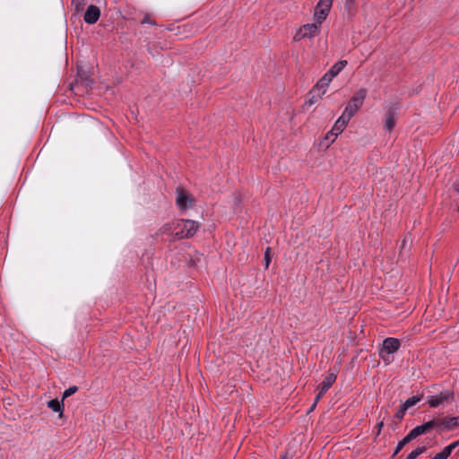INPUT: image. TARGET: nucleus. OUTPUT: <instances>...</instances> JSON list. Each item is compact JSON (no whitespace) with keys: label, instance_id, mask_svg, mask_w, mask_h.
Segmentation results:
<instances>
[{"label":"nucleus","instance_id":"7","mask_svg":"<svg viewBox=\"0 0 459 459\" xmlns=\"http://www.w3.org/2000/svg\"><path fill=\"white\" fill-rule=\"evenodd\" d=\"M401 346V342L397 338L387 337L383 341L382 348L379 351V356L384 360H386L385 356L394 354Z\"/></svg>","mask_w":459,"mask_h":459},{"label":"nucleus","instance_id":"10","mask_svg":"<svg viewBox=\"0 0 459 459\" xmlns=\"http://www.w3.org/2000/svg\"><path fill=\"white\" fill-rule=\"evenodd\" d=\"M331 82L332 80L324 74L323 77L313 87L310 93L318 94L319 98H323V96L326 93Z\"/></svg>","mask_w":459,"mask_h":459},{"label":"nucleus","instance_id":"15","mask_svg":"<svg viewBox=\"0 0 459 459\" xmlns=\"http://www.w3.org/2000/svg\"><path fill=\"white\" fill-rule=\"evenodd\" d=\"M336 378L337 376L334 372H328L319 386L321 394H325L335 382Z\"/></svg>","mask_w":459,"mask_h":459},{"label":"nucleus","instance_id":"30","mask_svg":"<svg viewBox=\"0 0 459 459\" xmlns=\"http://www.w3.org/2000/svg\"><path fill=\"white\" fill-rule=\"evenodd\" d=\"M316 403H315V402H314L313 405L311 406L310 411L314 410V408L316 407Z\"/></svg>","mask_w":459,"mask_h":459},{"label":"nucleus","instance_id":"26","mask_svg":"<svg viewBox=\"0 0 459 459\" xmlns=\"http://www.w3.org/2000/svg\"><path fill=\"white\" fill-rule=\"evenodd\" d=\"M142 24H145V23H148V24H151V25H155L156 23L150 18V16L147 14L143 17V19L142 20Z\"/></svg>","mask_w":459,"mask_h":459},{"label":"nucleus","instance_id":"9","mask_svg":"<svg viewBox=\"0 0 459 459\" xmlns=\"http://www.w3.org/2000/svg\"><path fill=\"white\" fill-rule=\"evenodd\" d=\"M434 428H437L436 419L430 420L422 425L416 426L409 432V435L411 436V437L412 439H414L421 435H424V434L429 432Z\"/></svg>","mask_w":459,"mask_h":459},{"label":"nucleus","instance_id":"3","mask_svg":"<svg viewBox=\"0 0 459 459\" xmlns=\"http://www.w3.org/2000/svg\"><path fill=\"white\" fill-rule=\"evenodd\" d=\"M195 204V199L191 193L181 186L176 188V204L179 211L185 212L192 208Z\"/></svg>","mask_w":459,"mask_h":459},{"label":"nucleus","instance_id":"25","mask_svg":"<svg viewBox=\"0 0 459 459\" xmlns=\"http://www.w3.org/2000/svg\"><path fill=\"white\" fill-rule=\"evenodd\" d=\"M321 99L322 98L318 97V94H312L311 98L307 100V103L309 105H313V104L316 103Z\"/></svg>","mask_w":459,"mask_h":459},{"label":"nucleus","instance_id":"22","mask_svg":"<svg viewBox=\"0 0 459 459\" xmlns=\"http://www.w3.org/2000/svg\"><path fill=\"white\" fill-rule=\"evenodd\" d=\"M77 390H78V387L76 385H72L69 388H67L66 390H65V392L63 393L62 401H64L65 398H68L69 396L75 394L77 392Z\"/></svg>","mask_w":459,"mask_h":459},{"label":"nucleus","instance_id":"16","mask_svg":"<svg viewBox=\"0 0 459 459\" xmlns=\"http://www.w3.org/2000/svg\"><path fill=\"white\" fill-rule=\"evenodd\" d=\"M395 124H396V117H395L394 111L388 110V112L386 113V116H385V123H384L385 129L391 132L394 129V127L395 126Z\"/></svg>","mask_w":459,"mask_h":459},{"label":"nucleus","instance_id":"27","mask_svg":"<svg viewBox=\"0 0 459 459\" xmlns=\"http://www.w3.org/2000/svg\"><path fill=\"white\" fill-rule=\"evenodd\" d=\"M383 427H384V422L383 421H380V422L377 423V435L380 434Z\"/></svg>","mask_w":459,"mask_h":459},{"label":"nucleus","instance_id":"20","mask_svg":"<svg viewBox=\"0 0 459 459\" xmlns=\"http://www.w3.org/2000/svg\"><path fill=\"white\" fill-rule=\"evenodd\" d=\"M420 401V396H411L410 398H408L402 405L405 408V409H409L412 406H414L415 404H417Z\"/></svg>","mask_w":459,"mask_h":459},{"label":"nucleus","instance_id":"11","mask_svg":"<svg viewBox=\"0 0 459 459\" xmlns=\"http://www.w3.org/2000/svg\"><path fill=\"white\" fill-rule=\"evenodd\" d=\"M100 16V10L98 6L91 4L85 13H84V22L89 24H94L98 22Z\"/></svg>","mask_w":459,"mask_h":459},{"label":"nucleus","instance_id":"1","mask_svg":"<svg viewBox=\"0 0 459 459\" xmlns=\"http://www.w3.org/2000/svg\"><path fill=\"white\" fill-rule=\"evenodd\" d=\"M200 223L194 220L176 219L160 227L159 233L171 235L174 239L190 238L195 235Z\"/></svg>","mask_w":459,"mask_h":459},{"label":"nucleus","instance_id":"4","mask_svg":"<svg viewBox=\"0 0 459 459\" xmlns=\"http://www.w3.org/2000/svg\"><path fill=\"white\" fill-rule=\"evenodd\" d=\"M321 23L315 21L313 23H307L299 28L293 36L294 41H300L304 39H313L320 33Z\"/></svg>","mask_w":459,"mask_h":459},{"label":"nucleus","instance_id":"21","mask_svg":"<svg viewBox=\"0 0 459 459\" xmlns=\"http://www.w3.org/2000/svg\"><path fill=\"white\" fill-rule=\"evenodd\" d=\"M425 446H419L416 449L412 450L407 456L406 459H416L420 454L425 452Z\"/></svg>","mask_w":459,"mask_h":459},{"label":"nucleus","instance_id":"14","mask_svg":"<svg viewBox=\"0 0 459 459\" xmlns=\"http://www.w3.org/2000/svg\"><path fill=\"white\" fill-rule=\"evenodd\" d=\"M348 62L346 60H341L337 63H335L327 73L325 74V76H327L330 80L333 81V79L337 76L347 65Z\"/></svg>","mask_w":459,"mask_h":459},{"label":"nucleus","instance_id":"8","mask_svg":"<svg viewBox=\"0 0 459 459\" xmlns=\"http://www.w3.org/2000/svg\"><path fill=\"white\" fill-rule=\"evenodd\" d=\"M437 429L440 431L453 430L459 427V416L456 417H442L436 419Z\"/></svg>","mask_w":459,"mask_h":459},{"label":"nucleus","instance_id":"19","mask_svg":"<svg viewBox=\"0 0 459 459\" xmlns=\"http://www.w3.org/2000/svg\"><path fill=\"white\" fill-rule=\"evenodd\" d=\"M411 440H412V438L411 437V436L408 433L402 440H400L398 442V444L394 451L393 456H395L403 448V446Z\"/></svg>","mask_w":459,"mask_h":459},{"label":"nucleus","instance_id":"24","mask_svg":"<svg viewBox=\"0 0 459 459\" xmlns=\"http://www.w3.org/2000/svg\"><path fill=\"white\" fill-rule=\"evenodd\" d=\"M264 265L265 268H268L270 263H271V257H270V247H267L264 253Z\"/></svg>","mask_w":459,"mask_h":459},{"label":"nucleus","instance_id":"31","mask_svg":"<svg viewBox=\"0 0 459 459\" xmlns=\"http://www.w3.org/2000/svg\"><path fill=\"white\" fill-rule=\"evenodd\" d=\"M75 1H76V0H73V4H75Z\"/></svg>","mask_w":459,"mask_h":459},{"label":"nucleus","instance_id":"2","mask_svg":"<svg viewBox=\"0 0 459 459\" xmlns=\"http://www.w3.org/2000/svg\"><path fill=\"white\" fill-rule=\"evenodd\" d=\"M368 91L365 88L357 90L347 102L342 114L351 119L363 106Z\"/></svg>","mask_w":459,"mask_h":459},{"label":"nucleus","instance_id":"29","mask_svg":"<svg viewBox=\"0 0 459 459\" xmlns=\"http://www.w3.org/2000/svg\"><path fill=\"white\" fill-rule=\"evenodd\" d=\"M450 445L453 447V449H455L456 447L459 446V439L455 442H452Z\"/></svg>","mask_w":459,"mask_h":459},{"label":"nucleus","instance_id":"32","mask_svg":"<svg viewBox=\"0 0 459 459\" xmlns=\"http://www.w3.org/2000/svg\"><path fill=\"white\" fill-rule=\"evenodd\" d=\"M282 459H284V458H282Z\"/></svg>","mask_w":459,"mask_h":459},{"label":"nucleus","instance_id":"28","mask_svg":"<svg viewBox=\"0 0 459 459\" xmlns=\"http://www.w3.org/2000/svg\"><path fill=\"white\" fill-rule=\"evenodd\" d=\"M325 394H321V390L319 389V392L317 394V395L316 396V399H315V403H317V402L321 399V397L324 395Z\"/></svg>","mask_w":459,"mask_h":459},{"label":"nucleus","instance_id":"18","mask_svg":"<svg viewBox=\"0 0 459 459\" xmlns=\"http://www.w3.org/2000/svg\"><path fill=\"white\" fill-rule=\"evenodd\" d=\"M453 450V447L449 444L448 446H445L442 451L436 454L431 459H447L452 454Z\"/></svg>","mask_w":459,"mask_h":459},{"label":"nucleus","instance_id":"23","mask_svg":"<svg viewBox=\"0 0 459 459\" xmlns=\"http://www.w3.org/2000/svg\"><path fill=\"white\" fill-rule=\"evenodd\" d=\"M406 411L407 409H405L403 405L400 407V409L396 411L395 413V418L398 419V420H403L405 413H406Z\"/></svg>","mask_w":459,"mask_h":459},{"label":"nucleus","instance_id":"6","mask_svg":"<svg viewBox=\"0 0 459 459\" xmlns=\"http://www.w3.org/2000/svg\"><path fill=\"white\" fill-rule=\"evenodd\" d=\"M333 2V0H319L315 7L314 21L322 24L331 11Z\"/></svg>","mask_w":459,"mask_h":459},{"label":"nucleus","instance_id":"13","mask_svg":"<svg viewBox=\"0 0 459 459\" xmlns=\"http://www.w3.org/2000/svg\"><path fill=\"white\" fill-rule=\"evenodd\" d=\"M335 134L331 133L330 131L325 134V136L318 139L317 147L320 151L327 150L332 143L335 142L337 137L334 135Z\"/></svg>","mask_w":459,"mask_h":459},{"label":"nucleus","instance_id":"17","mask_svg":"<svg viewBox=\"0 0 459 459\" xmlns=\"http://www.w3.org/2000/svg\"><path fill=\"white\" fill-rule=\"evenodd\" d=\"M48 407L56 412H59V417L63 416L64 412V403H60L56 399H52L48 403Z\"/></svg>","mask_w":459,"mask_h":459},{"label":"nucleus","instance_id":"12","mask_svg":"<svg viewBox=\"0 0 459 459\" xmlns=\"http://www.w3.org/2000/svg\"><path fill=\"white\" fill-rule=\"evenodd\" d=\"M351 119L343 116L342 114L339 117V118L334 122L331 133L335 134L334 135L338 137L340 134H342L346 128Z\"/></svg>","mask_w":459,"mask_h":459},{"label":"nucleus","instance_id":"5","mask_svg":"<svg viewBox=\"0 0 459 459\" xmlns=\"http://www.w3.org/2000/svg\"><path fill=\"white\" fill-rule=\"evenodd\" d=\"M454 400V393L452 391L441 392L437 394L428 397V404L431 408H437L442 405L449 404Z\"/></svg>","mask_w":459,"mask_h":459}]
</instances>
